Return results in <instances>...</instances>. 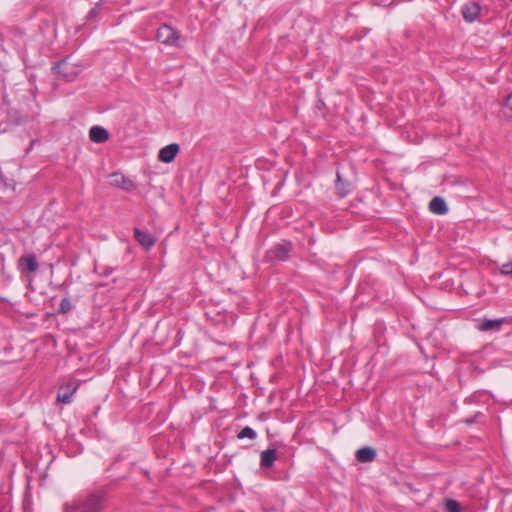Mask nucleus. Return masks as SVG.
<instances>
[{
	"mask_svg": "<svg viewBox=\"0 0 512 512\" xmlns=\"http://www.w3.org/2000/svg\"><path fill=\"white\" fill-rule=\"evenodd\" d=\"M107 503V489L89 491L64 504V512H103Z\"/></svg>",
	"mask_w": 512,
	"mask_h": 512,
	"instance_id": "f257e3e1",
	"label": "nucleus"
},
{
	"mask_svg": "<svg viewBox=\"0 0 512 512\" xmlns=\"http://www.w3.org/2000/svg\"><path fill=\"white\" fill-rule=\"evenodd\" d=\"M156 38L160 43L166 46H181V33L168 24H162L158 28Z\"/></svg>",
	"mask_w": 512,
	"mask_h": 512,
	"instance_id": "f03ea898",
	"label": "nucleus"
},
{
	"mask_svg": "<svg viewBox=\"0 0 512 512\" xmlns=\"http://www.w3.org/2000/svg\"><path fill=\"white\" fill-rule=\"evenodd\" d=\"M53 69L66 81H73L81 71V68L78 65L70 62L69 57L58 62Z\"/></svg>",
	"mask_w": 512,
	"mask_h": 512,
	"instance_id": "7ed1b4c3",
	"label": "nucleus"
},
{
	"mask_svg": "<svg viewBox=\"0 0 512 512\" xmlns=\"http://www.w3.org/2000/svg\"><path fill=\"white\" fill-rule=\"evenodd\" d=\"M109 184L126 192H131L136 188L134 182L120 172H114L109 175Z\"/></svg>",
	"mask_w": 512,
	"mask_h": 512,
	"instance_id": "20e7f679",
	"label": "nucleus"
},
{
	"mask_svg": "<svg viewBox=\"0 0 512 512\" xmlns=\"http://www.w3.org/2000/svg\"><path fill=\"white\" fill-rule=\"evenodd\" d=\"M292 250V244L287 241L276 244L268 251V256L271 260L284 261L288 258Z\"/></svg>",
	"mask_w": 512,
	"mask_h": 512,
	"instance_id": "39448f33",
	"label": "nucleus"
},
{
	"mask_svg": "<svg viewBox=\"0 0 512 512\" xmlns=\"http://www.w3.org/2000/svg\"><path fill=\"white\" fill-rule=\"evenodd\" d=\"M38 267L39 265L35 254L23 255L18 260V269L21 273H35Z\"/></svg>",
	"mask_w": 512,
	"mask_h": 512,
	"instance_id": "423d86ee",
	"label": "nucleus"
},
{
	"mask_svg": "<svg viewBox=\"0 0 512 512\" xmlns=\"http://www.w3.org/2000/svg\"><path fill=\"white\" fill-rule=\"evenodd\" d=\"M179 150L180 147L177 143H171L160 149L158 159L164 163H170L175 159Z\"/></svg>",
	"mask_w": 512,
	"mask_h": 512,
	"instance_id": "0eeeda50",
	"label": "nucleus"
},
{
	"mask_svg": "<svg viewBox=\"0 0 512 512\" xmlns=\"http://www.w3.org/2000/svg\"><path fill=\"white\" fill-rule=\"evenodd\" d=\"M481 12L477 2H469L462 7V16L466 22H473Z\"/></svg>",
	"mask_w": 512,
	"mask_h": 512,
	"instance_id": "6e6552de",
	"label": "nucleus"
},
{
	"mask_svg": "<svg viewBox=\"0 0 512 512\" xmlns=\"http://www.w3.org/2000/svg\"><path fill=\"white\" fill-rule=\"evenodd\" d=\"M134 236L137 242L146 250L152 248L156 242V239L150 233L142 231L138 228L134 229Z\"/></svg>",
	"mask_w": 512,
	"mask_h": 512,
	"instance_id": "1a4fd4ad",
	"label": "nucleus"
},
{
	"mask_svg": "<svg viewBox=\"0 0 512 512\" xmlns=\"http://www.w3.org/2000/svg\"><path fill=\"white\" fill-rule=\"evenodd\" d=\"M506 321H507L506 318L484 319L478 325V330H480L482 332H487V331H491V330L499 331Z\"/></svg>",
	"mask_w": 512,
	"mask_h": 512,
	"instance_id": "9d476101",
	"label": "nucleus"
},
{
	"mask_svg": "<svg viewBox=\"0 0 512 512\" xmlns=\"http://www.w3.org/2000/svg\"><path fill=\"white\" fill-rule=\"evenodd\" d=\"M89 138L94 143H104L109 139V132L101 126H92L89 131Z\"/></svg>",
	"mask_w": 512,
	"mask_h": 512,
	"instance_id": "9b49d317",
	"label": "nucleus"
},
{
	"mask_svg": "<svg viewBox=\"0 0 512 512\" xmlns=\"http://www.w3.org/2000/svg\"><path fill=\"white\" fill-rule=\"evenodd\" d=\"M376 458V451L371 447H363L357 450L356 459L361 463H368L374 461Z\"/></svg>",
	"mask_w": 512,
	"mask_h": 512,
	"instance_id": "f8f14e48",
	"label": "nucleus"
},
{
	"mask_svg": "<svg viewBox=\"0 0 512 512\" xmlns=\"http://www.w3.org/2000/svg\"><path fill=\"white\" fill-rule=\"evenodd\" d=\"M429 209L432 213L443 215L448 211L446 202L441 197H434L429 203Z\"/></svg>",
	"mask_w": 512,
	"mask_h": 512,
	"instance_id": "ddd939ff",
	"label": "nucleus"
},
{
	"mask_svg": "<svg viewBox=\"0 0 512 512\" xmlns=\"http://www.w3.org/2000/svg\"><path fill=\"white\" fill-rule=\"evenodd\" d=\"M77 386L72 387L71 385H66L60 387L57 395V400L64 404H68L71 402V398L75 393Z\"/></svg>",
	"mask_w": 512,
	"mask_h": 512,
	"instance_id": "4468645a",
	"label": "nucleus"
},
{
	"mask_svg": "<svg viewBox=\"0 0 512 512\" xmlns=\"http://www.w3.org/2000/svg\"><path fill=\"white\" fill-rule=\"evenodd\" d=\"M276 460V450L267 449L261 453L260 465L262 468H270Z\"/></svg>",
	"mask_w": 512,
	"mask_h": 512,
	"instance_id": "2eb2a0df",
	"label": "nucleus"
},
{
	"mask_svg": "<svg viewBox=\"0 0 512 512\" xmlns=\"http://www.w3.org/2000/svg\"><path fill=\"white\" fill-rule=\"evenodd\" d=\"M335 186L337 193L341 198L347 196L350 192V183L348 181H344L339 172L336 173Z\"/></svg>",
	"mask_w": 512,
	"mask_h": 512,
	"instance_id": "dca6fc26",
	"label": "nucleus"
},
{
	"mask_svg": "<svg viewBox=\"0 0 512 512\" xmlns=\"http://www.w3.org/2000/svg\"><path fill=\"white\" fill-rule=\"evenodd\" d=\"M502 115L507 119H512V92L505 99L502 106Z\"/></svg>",
	"mask_w": 512,
	"mask_h": 512,
	"instance_id": "f3484780",
	"label": "nucleus"
},
{
	"mask_svg": "<svg viewBox=\"0 0 512 512\" xmlns=\"http://www.w3.org/2000/svg\"><path fill=\"white\" fill-rule=\"evenodd\" d=\"M257 437V433L255 432L254 429H252L251 427L249 426H246L244 427L238 434H237V438L238 439H244V438H249L251 440H254L255 438Z\"/></svg>",
	"mask_w": 512,
	"mask_h": 512,
	"instance_id": "a211bd4d",
	"label": "nucleus"
},
{
	"mask_svg": "<svg viewBox=\"0 0 512 512\" xmlns=\"http://www.w3.org/2000/svg\"><path fill=\"white\" fill-rule=\"evenodd\" d=\"M445 508L447 512H461L460 503L454 499H446Z\"/></svg>",
	"mask_w": 512,
	"mask_h": 512,
	"instance_id": "6ab92c4d",
	"label": "nucleus"
},
{
	"mask_svg": "<svg viewBox=\"0 0 512 512\" xmlns=\"http://www.w3.org/2000/svg\"><path fill=\"white\" fill-rule=\"evenodd\" d=\"M72 309V303L68 298H63L60 302L58 313L59 314H66Z\"/></svg>",
	"mask_w": 512,
	"mask_h": 512,
	"instance_id": "aec40b11",
	"label": "nucleus"
},
{
	"mask_svg": "<svg viewBox=\"0 0 512 512\" xmlns=\"http://www.w3.org/2000/svg\"><path fill=\"white\" fill-rule=\"evenodd\" d=\"M500 272L503 275H511L512 274V261L503 264L500 268Z\"/></svg>",
	"mask_w": 512,
	"mask_h": 512,
	"instance_id": "412c9836",
	"label": "nucleus"
},
{
	"mask_svg": "<svg viewBox=\"0 0 512 512\" xmlns=\"http://www.w3.org/2000/svg\"><path fill=\"white\" fill-rule=\"evenodd\" d=\"M27 121H28V117H27V116H21V117H19V118H17V119L15 120V122H16L17 124L25 123V122H27Z\"/></svg>",
	"mask_w": 512,
	"mask_h": 512,
	"instance_id": "4be33fe9",
	"label": "nucleus"
},
{
	"mask_svg": "<svg viewBox=\"0 0 512 512\" xmlns=\"http://www.w3.org/2000/svg\"><path fill=\"white\" fill-rule=\"evenodd\" d=\"M112 271H113V269H112V268H105V269H104V271H103L102 273H103L104 275H106V276H107V275L111 274V273H112Z\"/></svg>",
	"mask_w": 512,
	"mask_h": 512,
	"instance_id": "5701e85b",
	"label": "nucleus"
}]
</instances>
